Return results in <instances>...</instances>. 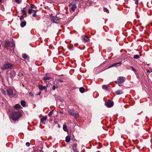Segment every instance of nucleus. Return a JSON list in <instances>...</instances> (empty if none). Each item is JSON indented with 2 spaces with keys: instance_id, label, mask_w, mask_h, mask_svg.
Here are the masks:
<instances>
[{
  "instance_id": "1",
  "label": "nucleus",
  "mask_w": 152,
  "mask_h": 152,
  "mask_svg": "<svg viewBox=\"0 0 152 152\" xmlns=\"http://www.w3.org/2000/svg\"><path fill=\"white\" fill-rule=\"evenodd\" d=\"M21 115L20 113L16 111H15L12 113L11 115V118L14 121H17L20 117Z\"/></svg>"
},
{
  "instance_id": "2",
  "label": "nucleus",
  "mask_w": 152,
  "mask_h": 152,
  "mask_svg": "<svg viewBox=\"0 0 152 152\" xmlns=\"http://www.w3.org/2000/svg\"><path fill=\"white\" fill-rule=\"evenodd\" d=\"M15 44L12 42L9 41L8 40H6L4 42V47L7 49H10V48H13Z\"/></svg>"
},
{
  "instance_id": "3",
  "label": "nucleus",
  "mask_w": 152,
  "mask_h": 152,
  "mask_svg": "<svg viewBox=\"0 0 152 152\" xmlns=\"http://www.w3.org/2000/svg\"><path fill=\"white\" fill-rule=\"evenodd\" d=\"M13 64L9 63H7L3 64V66L1 67V69L2 70H5L7 69H11L13 67Z\"/></svg>"
},
{
  "instance_id": "4",
  "label": "nucleus",
  "mask_w": 152,
  "mask_h": 152,
  "mask_svg": "<svg viewBox=\"0 0 152 152\" xmlns=\"http://www.w3.org/2000/svg\"><path fill=\"white\" fill-rule=\"evenodd\" d=\"M125 79L124 77H120L115 81V82L118 84H120L125 81Z\"/></svg>"
},
{
  "instance_id": "5",
  "label": "nucleus",
  "mask_w": 152,
  "mask_h": 152,
  "mask_svg": "<svg viewBox=\"0 0 152 152\" xmlns=\"http://www.w3.org/2000/svg\"><path fill=\"white\" fill-rule=\"evenodd\" d=\"M69 113L70 115L73 116L75 118H77L79 117V115L77 112H75L72 111H70L69 112Z\"/></svg>"
},
{
  "instance_id": "6",
  "label": "nucleus",
  "mask_w": 152,
  "mask_h": 152,
  "mask_svg": "<svg viewBox=\"0 0 152 152\" xmlns=\"http://www.w3.org/2000/svg\"><path fill=\"white\" fill-rule=\"evenodd\" d=\"M114 103L113 101L111 100H108L105 103V105L107 107H110L113 105Z\"/></svg>"
},
{
  "instance_id": "7",
  "label": "nucleus",
  "mask_w": 152,
  "mask_h": 152,
  "mask_svg": "<svg viewBox=\"0 0 152 152\" xmlns=\"http://www.w3.org/2000/svg\"><path fill=\"white\" fill-rule=\"evenodd\" d=\"M121 64V62H120L118 63H116L115 64H112V65L109 66L107 68V69H109L112 67H117L118 66H120Z\"/></svg>"
},
{
  "instance_id": "8",
  "label": "nucleus",
  "mask_w": 152,
  "mask_h": 152,
  "mask_svg": "<svg viewBox=\"0 0 152 152\" xmlns=\"http://www.w3.org/2000/svg\"><path fill=\"white\" fill-rule=\"evenodd\" d=\"M71 134H70L69 135L66 137V142H69L70 141V140H71V139H72V137L71 138Z\"/></svg>"
},
{
  "instance_id": "9",
  "label": "nucleus",
  "mask_w": 152,
  "mask_h": 152,
  "mask_svg": "<svg viewBox=\"0 0 152 152\" xmlns=\"http://www.w3.org/2000/svg\"><path fill=\"white\" fill-rule=\"evenodd\" d=\"M69 6L70 7L72 6L71 9L72 11H74L75 9L76 8V6L75 4H69Z\"/></svg>"
},
{
  "instance_id": "10",
  "label": "nucleus",
  "mask_w": 152,
  "mask_h": 152,
  "mask_svg": "<svg viewBox=\"0 0 152 152\" xmlns=\"http://www.w3.org/2000/svg\"><path fill=\"white\" fill-rule=\"evenodd\" d=\"M47 116H45L42 118L41 119V122L43 124H45V122L47 119Z\"/></svg>"
},
{
  "instance_id": "11",
  "label": "nucleus",
  "mask_w": 152,
  "mask_h": 152,
  "mask_svg": "<svg viewBox=\"0 0 152 152\" xmlns=\"http://www.w3.org/2000/svg\"><path fill=\"white\" fill-rule=\"evenodd\" d=\"M7 94L9 96L12 95L13 94V90L12 89H9L7 90Z\"/></svg>"
},
{
  "instance_id": "12",
  "label": "nucleus",
  "mask_w": 152,
  "mask_h": 152,
  "mask_svg": "<svg viewBox=\"0 0 152 152\" xmlns=\"http://www.w3.org/2000/svg\"><path fill=\"white\" fill-rule=\"evenodd\" d=\"M82 39L84 40V41L87 42L89 40V38L87 36H84L82 37Z\"/></svg>"
},
{
  "instance_id": "13",
  "label": "nucleus",
  "mask_w": 152,
  "mask_h": 152,
  "mask_svg": "<svg viewBox=\"0 0 152 152\" xmlns=\"http://www.w3.org/2000/svg\"><path fill=\"white\" fill-rule=\"evenodd\" d=\"M51 20L53 22V23H56V22L55 21L56 20L55 18V17L52 16V15H50Z\"/></svg>"
},
{
  "instance_id": "14",
  "label": "nucleus",
  "mask_w": 152,
  "mask_h": 152,
  "mask_svg": "<svg viewBox=\"0 0 152 152\" xmlns=\"http://www.w3.org/2000/svg\"><path fill=\"white\" fill-rule=\"evenodd\" d=\"M22 57L24 59H28V56L26 54H23L22 56Z\"/></svg>"
},
{
  "instance_id": "15",
  "label": "nucleus",
  "mask_w": 152,
  "mask_h": 152,
  "mask_svg": "<svg viewBox=\"0 0 152 152\" xmlns=\"http://www.w3.org/2000/svg\"><path fill=\"white\" fill-rule=\"evenodd\" d=\"M76 146L77 144H73L72 145V149L74 152H76L77 151Z\"/></svg>"
},
{
  "instance_id": "16",
  "label": "nucleus",
  "mask_w": 152,
  "mask_h": 152,
  "mask_svg": "<svg viewBox=\"0 0 152 152\" xmlns=\"http://www.w3.org/2000/svg\"><path fill=\"white\" fill-rule=\"evenodd\" d=\"M117 95H119L123 93V91L121 90H119L116 91L115 92Z\"/></svg>"
},
{
  "instance_id": "17",
  "label": "nucleus",
  "mask_w": 152,
  "mask_h": 152,
  "mask_svg": "<svg viewBox=\"0 0 152 152\" xmlns=\"http://www.w3.org/2000/svg\"><path fill=\"white\" fill-rule=\"evenodd\" d=\"M14 108H21L22 107H21L20 105L19 104H17L14 106Z\"/></svg>"
},
{
  "instance_id": "18",
  "label": "nucleus",
  "mask_w": 152,
  "mask_h": 152,
  "mask_svg": "<svg viewBox=\"0 0 152 152\" xmlns=\"http://www.w3.org/2000/svg\"><path fill=\"white\" fill-rule=\"evenodd\" d=\"M26 24V22L25 21L22 22L20 24V26L23 28L25 26Z\"/></svg>"
},
{
  "instance_id": "19",
  "label": "nucleus",
  "mask_w": 152,
  "mask_h": 152,
  "mask_svg": "<svg viewBox=\"0 0 152 152\" xmlns=\"http://www.w3.org/2000/svg\"><path fill=\"white\" fill-rule=\"evenodd\" d=\"M63 129L65 132H68V131L67 129V126L65 125H63Z\"/></svg>"
},
{
  "instance_id": "20",
  "label": "nucleus",
  "mask_w": 152,
  "mask_h": 152,
  "mask_svg": "<svg viewBox=\"0 0 152 152\" xmlns=\"http://www.w3.org/2000/svg\"><path fill=\"white\" fill-rule=\"evenodd\" d=\"M21 104L23 107H24L26 106V102L24 101L23 100H22L20 102Z\"/></svg>"
},
{
  "instance_id": "21",
  "label": "nucleus",
  "mask_w": 152,
  "mask_h": 152,
  "mask_svg": "<svg viewBox=\"0 0 152 152\" xmlns=\"http://www.w3.org/2000/svg\"><path fill=\"white\" fill-rule=\"evenodd\" d=\"M39 88L40 90H42L44 89H45V86L39 85Z\"/></svg>"
},
{
  "instance_id": "22",
  "label": "nucleus",
  "mask_w": 152,
  "mask_h": 152,
  "mask_svg": "<svg viewBox=\"0 0 152 152\" xmlns=\"http://www.w3.org/2000/svg\"><path fill=\"white\" fill-rule=\"evenodd\" d=\"M50 77H49L47 75H46L43 78V80H45V81L47 80H48L50 79Z\"/></svg>"
},
{
  "instance_id": "23",
  "label": "nucleus",
  "mask_w": 152,
  "mask_h": 152,
  "mask_svg": "<svg viewBox=\"0 0 152 152\" xmlns=\"http://www.w3.org/2000/svg\"><path fill=\"white\" fill-rule=\"evenodd\" d=\"M25 8H23V9L21 10L22 12L23 15H26V12L25 11Z\"/></svg>"
},
{
  "instance_id": "24",
  "label": "nucleus",
  "mask_w": 152,
  "mask_h": 152,
  "mask_svg": "<svg viewBox=\"0 0 152 152\" xmlns=\"http://www.w3.org/2000/svg\"><path fill=\"white\" fill-rule=\"evenodd\" d=\"M79 90L81 93H83L84 92L85 89L83 87H81L80 88Z\"/></svg>"
},
{
  "instance_id": "25",
  "label": "nucleus",
  "mask_w": 152,
  "mask_h": 152,
  "mask_svg": "<svg viewBox=\"0 0 152 152\" xmlns=\"http://www.w3.org/2000/svg\"><path fill=\"white\" fill-rule=\"evenodd\" d=\"M56 20H59L61 18L59 17L57 15H56V16L55 17Z\"/></svg>"
},
{
  "instance_id": "26",
  "label": "nucleus",
  "mask_w": 152,
  "mask_h": 152,
  "mask_svg": "<svg viewBox=\"0 0 152 152\" xmlns=\"http://www.w3.org/2000/svg\"><path fill=\"white\" fill-rule=\"evenodd\" d=\"M33 152H43L42 151L39 150H34Z\"/></svg>"
},
{
  "instance_id": "27",
  "label": "nucleus",
  "mask_w": 152,
  "mask_h": 152,
  "mask_svg": "<svg viewBox=\"0 0 152 152\" xmlns=\"http://www.w3.org/2000/svg\"><path fill=\"white\" fill-rule=\"evenodd\" d=\"M133 58L134 59H138L139 58V56L137 55H136L134 56Z\"/></svg>"
},
{
  "instance_id": "28",
  "label": "nucleus",
  "mask_w": 152,
  "mask_h": 152,
  "mask_svg": "<svg viewBox=\"0 0 152 152\" xmlns=\"http://www.w3.org/2000/svg\"><path fill=\"white\" fill-rule=\"evenodd\" d=\"M102 88L104 89L107 90V87L106 85H104L102 86Z\"/></svg>"
},
{
  "instance_id": "29",
  "label": "nucleus",
  "mask_w": 152,
  "mask_h": 152,
  "mask_svg": "<svg viewBox=\"0 0 152 152\" xmlns=\"http://www.w3.org/2000/svg\"><path fill=\"white\" fill-rule=\"evenodd\" d=\"M103 10H104V12H106L107 13H109V11L107 10V9L106 8H104Z\"/></svg>"
},
{
  "instance_id": "30",
  "label": "nucleus",
  "mask_w": 152,
  "mask_h": 152,
  "mask_svg": "<svg viewBox=\"0 0 152 152\" xmlns=\"http://www.w3.org/2000/svg\"><path fill=\"white\" fill-rule=\"evenodd\" d=\"M33 11H34V10L32 9H29L28 11V12L29 14H31Z\"/></svg>"
},
{
  "instance_id": "31",
  "label": "nucleus",
  "mask_w": 152,
  "mask_h": 152,
  "mask_svg": "<svg viewBox=\"0 0 152 152\" xmlns=\"http://www.w3.org/2000/svg\"><path fill=\"white\" fill-rule=\"evenodd\" d=\"M1 91L2 93L4 95H6V92H5V91L4 90H3V89H2L1 90Z\"/></svg>"
},
{
  "instance_id": "32",
  "label": "nucleus",
  "mask_w": 152,
  "mask_h": 152,
  "mask_svg": "<svg viewBox=\"0 0 152 152\" xmlns=\"http://www.w3.org/2000/svg\"><path fill=\"white\" fill-rule=\"evenodd\" d=\"M53 114V111H50L49 113V114H48V115L50 116H50H51Z\"/></svg>"
},
{
  "instance_id": "33",
  "label": "nucleus",
  "mask_w": 152,
  "mask_h": 152,
  "mask_svg": "<svg viewBox=\"0 0 152 152\" xmlns=\"http://www.w3.org/2000/svg\"><path fill=\"white\" fill-rule=\"evenodd\" d=\"M15 1L18 4H20L21 2V0H15Z\"/></svg>"
},
{
  "instance_id": "34",
  "label": "nucleus",
  "mask_w": 152,
  "mask_h": 152,
  "mask_svg": "<svg viewBox=\"0 0 152 152\" xmlns=\"http://www.w3.org/2000/svg\"><path fill=\"white\" fill-rule=\"evenodd\" d=\"M30 143L29 142H27L26 143V145L27 146V147H29L30 146Z\"/></svg>"
},
{
  "instance_id": "35",
  "label": "nucleus",
  "mask_w": 152,
  "mask_h": 152,
  "mask_svg": "<svg viewBox=\"0 0 152 152\" xmlns=\"http://www.w3.org/2000/svg\"><path fill=\"white\" fill-rule=\"evenodd\" d=\"M56 88H58V86H56V87L55 85H53L52 87V89L53 90H54Z\"/></svg>"
},
{
  "instance_id": "36",
  "label": "nucleus",
  "mask_w": 152,
  "mask_h": 152,
  "mask_svg": "<svg viewBox=\"0 0 152 152\" xmlns=\"http://www.w3.org/2000/svg\"><path fill=\"white\" fill-rule=\"evenodd\" d=\"M24 18V17L23 16H21L20 18V20H21Z\"/></svg>"
},
{
  "instance_id": "37",
  "label": "nucleus",
  "mask_w": 152,
  "mask_h": 152,
  "mask_svg": "<svg viewBox=\"0 0 152 152\" xmlns=\"http://www.w3.org/2000/svg\"><path fill=\"white\" fill-rule=\"evenodd\" d=\"M135 1V4L137 5L138 4V0H134Z\"/></svg>"
},
{
  "instance_id": "38",
  "label": "nucleus",
  "mask_w": 152,
  "mask_h": 152,
  "mask_svg": "<svg viewBox=\"0 0 152 152\" xmlns=\"http://www.w3.org/2000/svg\"><path fill=\"white\" fill-rule=\"evenodd\" d=\"M36 12H34V13L32 15V16L34 17H35L36 16Z\"/></svg>"
},
{
  "instance_id": "39",
  "label": "nucleus",
  "mask_w": 152,
  "mask_h": 152,
  "mask_svg": "<svg viewBox=\"0 0 152 152\" xmlns=\"http://www.w3.org/2000/svg\"><path fill=\"white\" fill-rule=\"evenodd\" d=\"M130 68H131L134 71H135V69L132 66H131L130 67Z\"/></svg>"
},
{
  "instance_id": "40",
  "label": "nucleus",
  "mask_w": 152,
  "mask_h": 152,
  "mask_svg": "<svg viewBox=\"0 0 152 152\" xmlns=\"http://www.w3.org/2000/svg\"><path fill=\"white\" fill-rule=\"evenodd\" d=\"M13 74L15 75V72H12L11 73V74Z\"/></svg>"
},
{
  "instance_id": "41",
  "label": "nucleus",
  "mask_w": 152,
  "mask_h": 152,
  "mask_svg": "<svg viewBox=\"0 0 152 152\" xmlns=\"http://www.w3.org/2000/svg\"><path fill=\"white\" fill-rule=\"evenodd\" d=\"M29 94L30 95H31L32 96H33V94L32 93H31V92H30L29 93Z\"/></svg>"
},
{
  "instance_id": "42",
  "label": "nucleus",
  "mask_w": 152,
  "mask_h": 152,
  "mask_svg": "<svg viewBox=\"0 0 152 152\" xmlns=\"http://www.w3.org/2000/svg\"><path fill=\"white\" fill-rule=\"evenodd\" d=\"M152 72V71H150L149 70H148L147 71V72Z\"/></svg>"
},
{
  "instance_id": "43",
  "label": "nucleus",
  "mask_w": 152,
  "mask_h": 152,
  "mask_svg": "<svg viewBox=\"0 0 152 152\" xmlns=\"http://www.w3.org/2000/svg\"><path fill=\"white\" fill-rule=\"evenodd\" d=\"M58 81H59V82H63V81H62V80H58Z\"/></svg>"
},
{
  "instance_id": "44",
  "label": "nucleus",
  "mask_w": 152,
  "mask_h": 152,
  "mask_svg": "<svg viewBox=\"0 0 152 152\" xmlns=\"http://www.w3.org/2000/svg\"><path fill=\"white\" fill-rule=\"evenodd\" d=\"M55 124H57V121H55Z\"/></svg>"
},
{
  "instance_id": "45",
  "label": "nucleus",
  "mask_w": 152,
  "mask_h": 152,
  "mask_svg": "<svg viewBox=\"0 0 152 152\" xmlns=\"http://www.w3.org/2000/svg\"><path fill=\"white\" fill-rule=\"evenodd\" d=\"M59 113H61V114H62V113H63V112H62V111H60V112H59Z\"/></svg>"
},
{
  "instance_id": "46",
  "label": "nucleus",
  "mask_w": 152,
  "mask_h": 152,
  "mask_svg": "<svg viewBox=\"0 0 152 152\" xmlns=\"http://www.w3.org/2000/svg\"><path fill=\"white\" fill-rule=\"evenodd\" d=\"M34 11V12H36V13L37 12V10H35L34 11Z\"/></svg>"
},
{
  "instance_id": "47",
  "label": "nucleus",
  "mask_w": 152,
  "mask_h": 152,
  "mask_svg": "<svg viewBox=\"0 0 152 152\" xmlns=\"http://www.w3.org/2000/svg\"><path fill=\"white\" fill-rule=\"evenodd\" d=\"M99 144V148H101V146H100V144Z\"/></svg>"
},
{
  "instance_id": "48",
  "label": "nucleus",
  "mask_w": 152,
  "mask_h": 152,
  "mask_svg": "<svg viewBox=\"0 0 152 152\" xmlns=\"http://www.w3.org/2000/svg\"><path fill=\"white\" fill-rule=\"evenodd\" d=\"M58 127L59 128L60 127L59 125V124H58Z\"/></svg>"
},
{
  "instance_id": "49",
  "label": "nucleus",
  "mask_w": 152,
  "mask_h": 152,
  "mask_svg": "<svg viewBox=\"0 0 152 152\" xmlns=\"http://www.w3.org/2000/svg\"><path fill=\"white\" fill-rule=\"evenodd\" d=\"M2 0H0V2H1Z\"/></svg>"
}]
</instances>
